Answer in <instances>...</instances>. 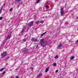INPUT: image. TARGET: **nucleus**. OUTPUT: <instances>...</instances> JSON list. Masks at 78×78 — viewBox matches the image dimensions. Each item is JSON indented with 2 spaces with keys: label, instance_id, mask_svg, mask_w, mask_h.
Wrapping results in <instances>:
<instances>
[{
  "label": "nucleus",
  "instance_id": "obj_14",
  "mask_svg": "<svg viewBox=\"0 0 78 78\" xmlns=\"http://www.w3.org/2000/svg\"><path fill=\"white\" fill-rule=\"evenodd\" d=\"M58 56L56 55L55 57V59H58Z\"/></svg>",
  "mask_w": 78,
  "mask_h": 78
},
{
  "label": "nucleus",
  "instance_id": "obj_10",
  "mask_svg": "<svg viewBox=\"0 0 78 78\" xmlns=\"http://www.w3.org/2000/svg\"><path fill=\"white\" fill-rule=\"evenodd\" d=\"M46 34V32H45L44 33L42 34L41 35V37H42L43 36H44V34Z\"/></svg>",
  "mask_w": 78,
  "mask_h": 78
},
{
  "label": "nucleus",
  "instance_id": "obj_16",
  "mask_svg": "<svg viewBox=\"0 0 78 78\" xmlns=\"http://www.w3.org/2000/svg\"><path fill=\"white\" fill-rule=\"evenodd\" d=\"M13 9H12V8L11 9H9V11L10 12L12 11V10Z\"/></svg>",
  "mask_w": 78,
  "mask_h": 78
},
{
  "label": "nucleus",
  "instance_id": "obj_31",
  "mask_svg": "<svg viewBox=\"0 0 78 78\" xmlns=\"http://www.w3.org/2000/svg\"><path fill=\"white\" fill-rule=\"evenodd\" d=\"M48 2H47V3H46V5H47V4H48Z\"/></svg>",
  "mask_w": 78,
  "mask_h": 78
},
{
  "label": "nucleus",
  "instance_id": "obj_15",
  "mask_svg": "<svg viewBox=\"0 0 78 78\" xmlns=\"http://www.w3.org/2000/svg\"><path fill=\"white\" fill-rule=\"evenodd\" d=\"M53 66H56V63H54L53 64Z\"/></svg>",
  "mask_w": 78,
  "mask_h": 78
},
{
  "label": "nucleus",
  "instance_id": "obj_27",
  "mask_svg": "<svg viewBox=\"0 0 78 78\" xmlns=\"http://www.w3.org/2000/svg\"><path fill=\"white\" fill-rule=\"evenodd\" d=\"M2 17H0V20H2Z\"/></svg>",
  "mask_w": 78,
  "mask_h": 78
},
{
  "label": "nucleus",
  "instance_id": "obj_26",
  "mask_svg": "<svg viewBox=\"0 0 78 78\" xmlns=\"http://www.w3.org/2000/svg\"><path fill=\"white\" fill-rule=\"evenodd\" d=\"M58 70H56V73H58Z\"/></svg>",
  "mask_w": 78,
  "mask_h": 78
},
{
  "label": "nucleus",
  "instance_id": "obj_28",
  "mask_svg": "<svg viewBox=\"0 0 78 78\" xmlns=\"http://www.w3.org/2000/svg\"><path fill=\"white\" fill-rule=\"evenodd\" d=\"M2 9H3V7H2L1 8V10H2Z\"/></svg>",
  "mask_w": 78,
  "mask_h": 78
},
{
  "label": "nucleus",
  "instance_id": "obj_17",
  "mask_svg": "<svg viewBox=\"0 0 78 78\" xmlns=\"http://www.w3.org/2000/svg\"><path fill=\"white\" fill-rule=\"evenodd\" d=\"M23 50L24 51H27V49L24 48L23 49Z\"/></svg>",
  "mask_w": 78,
  "mask_h": 78
},
{
  "label": "nucleus",
  "instance_id": "obj_1",
  "mask_svg": "<svg viewBox=\"0 0 78 78\" xmlns=\"http://www.w3.org/2000/svg\"><path fill=\"white\" fill-rule=\"evenodd\" d=\"M40 42L41 46V47H45L47 44V43H46V42L45 41V40L44 39L41 40Z\"/></svg>",
  "mask_w": 78,
  "mask_h": 78
},
{
  "label": "nucleus",
  "instance_id": "obj_2",
  "mask_svg": "<svg viewBox=\"0 0 78 78\" xmlns=\"http://www.w3.org/2000/svg\"><path fill=\"white\" fill-rule=\"evenodd\" d=\"M63 8H61V14L62 16V15L63 14H64V10H63Z\"/></svg>",
  "mask_w": 78,
  "mask_h": 78
},
{
  "label": "nucleus",
  "instance_id": "obj_21",
  "mask_svg": "<svg viewBox=\"0 0 78 78\" xmlns=\"http://www.w3.org/2000/svg\"><path fill=\"white\" fill-rule=\"evenodd\" d=\"M39 1H40V0H38L37 2V3H38L39 2Z\"/></svg>",
  "mask_w": 78,
  "mask_h": 78
},
{
  "label": "nucleus",
  "instance_id": "obj_33",
  "mask_svg": "<svg viewBox=\"0 0 78 78\" xmlns=\"http://www.w3.org/2000/svg\"><path fill=\"white\" fill-rule=\"evenodd\" d=\"M77 19H78V17H77Z\"/></svg>",
  "mask_w": 78,
  "mask_h": 78
},
{
  "label": "nucleus",
  "instance_id": "obj_4",
  "mask_svg": "<svg viewBox=\"0 0 78 78\" xmlns=\"http://www.w3.org/2000/svg\"><path fill=\"white\" fill-rule=\"evenodd\" d=\"M62 47V44H60L57 46V48H58V49H59V48H61Z\"/></svg>",
  "mask_w": 78,
  "mask_h": 78
},
{
  "label": "nucleus",
  "instance_id": "obj_5",
  "mask_svg": "<svg viewBox=\"0 0 78 78\" xmlns=\"http://www.w3.org/2000/svg\"><path fill=\"white\" fill-rule=\"evenodd\" d=\"M6 55V52H3L1 54L2 56H4Z\"/></svg>",
  "mask_w": 78,
  "mask_h": 78
},
{
  "label": "nucleus",
  "instance_id": "obj_13",
  "mask_svg": "<svg viewBox=\"0 0 78 78\" xmlns=\"http://www.w3.org/2000/svg\"><path fill=\"white\" fill-rule=\"evenodd\" d=\"M39 21L38 20L37 21V22L36 23V24H39Z\"/></svg>",
  "mask_w": 78,
  "mask_h": 78
},
{
  "label": "nucleus",
  "instance_id": "obj_30",
  "mask_svg": "<svg viewBox=\"0 0 78 78\" xmlns=\"http://www.w3.org/2000/svg\"><path fill=\"white\" fill-rule=\"evenodd\" d=\"M0 12H2V10H0Z\"/></svg>",
  "mask_w": 78,
  "mask_h": 78
},
{
  "label": "nucleus",
  "instance_id": "obj_20",
  "mask_svg": "<svg viewBox=\"0 0 78 78\" xmlns=\"http://www.w3.org/2000/svg\"><path fill=\"white\" fill-rule=\"evenodd\" d=\"M27 41V39H24V40H23V41H24V42H25V41Z\"/></svg>",
  "mask_w": 78,
  "mask_h": 78
},
{
  "label": "nucleus",
  "instance_id": "obj_7",
  "mask_svg": "<svg viewBox=\"0 0 78 78\" xmlns=\"http://www.w3.org/2000/svg\"><path fill=\"white\" fill-rule=\"evenodd\" d=\"M11 37V35H9L6 38V40H8V39H10Z\"/></svg>",
  "mask_w": 78,
  "mask_h": 78
},
{
  "label": "nucleus",
  "instance_id": "obj_18",
  "mask_svg": "<svg viewBox=\"0 0 78 78\" xmlns=\"http://www.w3.org/2000/svg\"><path fill=\"white\" fill-rule=\"evenodd\" d=\"M46 7L47 8H49V6H48V5H47L46 6Z\"/></svg>",
  "mask_w": 78,
  "mask_h": 78
},
{
  "label": "nucleus",
  "instance_id": "obj_23",
  "mask_svg": "<svg viewBox=\"0 0 78 78\" xmlns=\"http://www.w3.org/2000/svg\"><path fill=\"white\" fill-rule=\"evenodd\" d=\"M21 0H16V1H17V2H20Z\"/></svg>",
  "mask_w": 78,
  "mask_h": 78
},
{
  "label": "nucleus",
  "instance_id": "obj_9",
  "mask_svg": "<svg viewBox=\"0 0 78 78\" xmlns=\"http://www.w3.org/2000/svg\"><path fill=\"white\" fill-rule=\"evenodd\" d=\"M42 76V74H39V75H38L37 77L38 78H39V77H41V76Z\"/></svg>",
  "mask_w": 78,
  "mask_h": 78
},
{
  "label": "nucleus",
  "instance_id": "obj_32",
  "mask_svg": "<svg viewBox=\"0 0 78 78\" xmlns=\"http://www.w3.org/2000/svg\"><path fill=\"white\" fill-rule=\"evenodd\" d=\"M37 47H38V45H37Z\"/></svg>",
  "mask_w": 78,
  "mask_h": 78
},
{
  "label": "nucleus",
  "instance_id": "obj_12",
  "mask_svg": "<svg viewBox=\"0 0 78 78\" xmlns=\"http://www.w3.org/2000/svg\"><path fill=\"white\" fill-rule=\"evenodd\" d=\"M4 69H5V68H3L0 69V71H3Z\"/></svg>",
  "mask_w": 78,
  "mask_h": 78
},
{
  "label": "nucleus",
  "instance_id": "obj_24",
  "mask_svg": "<svg viewBox=\"0 0 78 78\" xmlns=\"http://www.w3.org/2000/svg\"><path fill=\"white\" fill-rule=\"evenodd\" d=\"M22 32H23V31H24V29H23L22 31Z\"/></svg>",
  "mask_w": 78,
  "mask_h": 78
},
{
  "label": "nucleus",
  "instance_id": "obj_11",
  "mask_svg": "<svg viewBox=\"0 0 78 78\" xmlns=\"http://www.w3.org/2000/svg\"><path fill=\"white\" fill-rule=\"evenodd\" d=\"M75 58V57L74 56H71L70 57V59H73Z\"/></svg>",
  "mask_w": 78,
  "mask_h": 78
},
{
  "label": "nucleus",
  "instance_id": "obj_19",
  "mask_svg": "<svg viewBox=\"0 0 78 78\" xmlns=\"http://www.w3.org/2000/svg\"><path fill=\"white\" fill-rule=\"evenodd\" d=\"M40 23H43V20H41L40 21Z\"/></svg>",
  "mask_w": 78,
  "mask_h": 78
},
{
  "label": "nucleus",
  "instance_id": "obj_6",
  "mask_svg": "<svg viewBox=\"0 0 78 78\" xmlns=\"http://www.w3.org/2000/svg\"><path fill=\"white\" fill-rule=\"evenodd\" d=\"M28 24L29 26H31V25H32L33 24V21H32L30 23H28Z\"/></svg>",
  "mask_w": 78,
  "mask_h": 78
},
{
  "label": "nucleus",
  "instance_id": "obj_25",
  "mask_svg": "<svg viewBox=\"0 0 78 78\" xmlns=\"http://www.w3.org/2000/svg\"><path fill=\"white\" fill-rule=\"evenodd\" d=\"M15 78H19V76H16Z\"/></svg>",
  "mask_w": 78,
  "mask_h": 78
},
{
  "label": "nucleus",
  "instance_id": "obj_3",
  "mask_svg": "<svg viewBox=\"0 0 78 78\" xmlns=\"http://www.w3.org/2000/svg\"><path fill=\"white\" fill-rule=\"evenodd\" d=\"M31 40L32 42H39L38 40L37 39H36L35 38H32Z\"/></svg>",
  "mask_w": 78,
  "mask_h": 78
},
{
  "label": "nucleus",
  "instance_id": "obj_29",
  "mask_svg": "<svg viewBox=\"0 0 78 78\" xmlns=\"http://www.w3.org/2000/svg\"><path fill=\"white\" fill-rule=\"evenodd\" d=\"M30 69L33 70V68H30Z\"/></svg>",
  "mask_w": 78,
  "mask_h": 78
},
{
  "label": "nucleus",
  "instance_id": "obj_8",
  "mask_svg": "<svg viewBox=\"0 0 78 78\" xmlns=\"http://www.w3.org/2000/svg\"><path fill=\"white\" fill-rule=\"evenodd\" d=\"M48 70H49V67H48L45 69V72L46 73L48 71Z\"/></svg>",
  "mask_w": 78,
  "mask_h": 78
},
{
  "label": "nucleus",
  "instance_id": "obj_22",
  "mask_svg": "<svg viewBox=\"0 0 78 78\" xmlns=\"http://www.w3.org/2000/svg\"><path fill=\"white\" fill-rule=\"evenodd\" d=\"M2 74H5V72H4L2 73Z\"/></svg>",
  "mask_w": 78,
  "mask_h": 78
}]
</instances>
